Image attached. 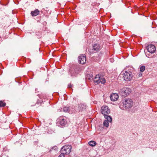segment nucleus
Wrapping results in <instances>:
<instances>
[{"instance_id":"obj_1","label":"nucleus","mask_w":157,"mask_h":157,"mask_svg":"<svg viewBox=\"0 0 157 157\" xmlns=\"http://www.w3.org/2000/svg\"><path fill=\"white\" fill-rule=\"evenodd\" d=\"M123 107L120 108L124 110L131 108L132 106L133 102L132 99L129 98H126L122 102Z\"/></svg>"},{"instance_id":"obj_2","label":"nucleus","mask_w":157,"mask_h":157,"mask_svg":"<svg viewBox=\"0 0 157 157\" xmlns=\"http://www.w3.org/2000/svg\"><path fill=\"white\" fill-rule=\"evenodd\" d=\"M131 92V89L128 87H124L120 90V93L122 96L125 97L128 95Z\"/></svg>"},{"instance_id":"obj_3","label":"nucleus","mask_w":157,"mask_h":157,"mask_svg":"<svg viewBox=\"0 0 157 157\" xmlns=\"http://www.w3.org/2000/svg\"><path fill=\"white\" fill-rule=\"evenodd\" d=\"M71 146L69 145H65L60 150V152L64 154L65 155H68L71 151Z\"/></svg>"},{"instance_id":"obj_4","label":"nucleus","mask_w":157,"mask_h":157,"mask_svg":"<svg viewBox=\"0 0 157 157\" xmlns=\"http://www.w3.org/2000/svg\"><path fill=\"white\" fill-rule=\"evenodd\" d=\"M133 75L132 73L129 71H126L123 74V78L126 81H130L132 78Z\"/></svg>"},{"instance_id":"obj_5","label":"nucleus","mask_w":157,"mask_h":157,"mask_svg":"<svg viewBox=\"0 0 157 157\" xmlns=\"http://www.w3.org/2000/svg\"><path fill=\"white\" fill-rule=\"evenodd\" d=\"M57 123L62 126H64L67 124L66 117L63 116H60L57 120Z\"/></svg>"},{"instance_id":"obj_6","label":"nucleus","mask_w":157,"mask_h":157,"mask_svg":"<svg viewBox=\"0 0 157 157\" xmlns=\"http://www.w3.org/2000/svg\"><path fill=\"white\" fill-rule=\"evenodd\" d=\"M86 108V105L84 103H80L78 104V106L74 107V112L75 111H77L78 112H82L84 111Z\"/></svg>"},{"instance_id":"obj_7","label":"nucleus","mask_w":157,"mask_h":157,"mask_svg":"<svg viewBox=\"0 0 157 157\" xmlns=\"http://www.w3.org/2000/svg\"><path fill=\"white\" fill-rule=\"evenodd\" d=\"M101 48L100 45L99 44H95L93 45V49L89 50V52L91 53H93L98 51Z\"/></svg>"},{"instance_id":"obj_8","label":"nucleus","mask_w":157,"mask_h":157,"mask_svg":"<svg viewBox=\"0 0 157 157\" xmlns=\"http://www.w3.org/2000/svg\"><path fill=\"white\" fill-rule=\"evenodd\" d=\"M101 111L102 114L104 116L108 115L110 112L109 109L107 106H103L101 108Z\"/></svg>"},{"instance_id":"obj_9","label":"nucleus","mask_w":157,"mask_h":157,"mask_svg":"<svg viewBox=\"0 0 157 157\" xmlns=\"http://www.w3.org/2000/svg\"><path fill=\"white\" fill-rule=\"evenodd\" d=\"M86 56L85 54L80 55L78 56V61L81 64H84L86 63Z\"/></svg>"},{"instance_id":"obj_10","label":"nucleus","mask_w":157,"mask_h":157,"mask_svg":"<svg viewBox=\"0 0 157 157\" xmlns=\"http://www.w3.org/2000/svg\"><path fill=\"white\" fill-rule=\"evenodd\" d=\"M147 49L149 53H153L156 50V48L154 45L150 44L147 46Z\"/></svg>"},{"instance_id":"obj_11","label":"nucleus","mask_w":157,"mask_h":157,"mask_svg":"<svg viewBox=\"0 0 157 157\" xmlns=\"http://www.w3.org/2000/svg\"><path fill=\"white\" fill-rule=\"evenodd\" d=\"M63 110L65 112H68L72 113H74V109L71 107H64L63 108Z\"/></svg>"},{"instance_id":"obj_12","label":"nucleus","mask_w":157,"mask_h":157,"mask_svg":"<svg viewBox=\"0 0 157 157\" xmlns=\"http://www.w3.org/2000/svg\"><path fill=\"white\" fill-rule=\"evenodd\" d=\"M118 98L119 96L118 94L116 93L112 94L110 96V99L112 101H117Z\"/></svg>"},{"instance_id":"obj_13","label":"nucleus","mask_w":157,"mask_h":157,"mask_svg":"<svg viewBox=\"0 0 157 157\" xmlns=\"http://www.w3.org/2000/svg\"><path fill=\"white\" fill-rule=\"evenodd\" d=\"M94 79V83L98 84L100 82H101L100 79H101V76L99 75H96Z\"/></svg>"},{"instance_id":"obj_14","label":"nucleus","mask_w":157,"mask_h":157,"mask_svg":"<svg viewBox=\"0 0 157 157\" xmlns=\"http://www.w3.org/2000/svg\"><path fill=\"white\" fill-rule=\"evenodd\" d=\"M39 13L40 11L38 9H36L31 12V14L33 17H34L39 15Z\"/></svg>"},{"instance_id":"obj_15","label":"nucleus","mask_w":157,"mask_h":157,"mask_svg":"<svg viewBox=\"0 0 157 157\" xmlns=\"http://www.w3.org/2000/svg\"><path fill=\"white\" fill-rule=\"evenodd\" d=\"M104 117L105 119H107L106 121H108L109 122H112V117L109 116H108V115H104Z\"/></svg>"},{"instance_id":"obj_16","label":"nucleus","mask_w":157,"mask_h":157,"mask_svg":"<svg viewBox=\"0 0 157 157\" xmlns=\"http://www.w3.org/2000/svg\"><path fill=\"white\" fill-rule=\"evenodd\" d=\"M88 144L90 146L92 147H94L96 145L97 143L95 141H91L89 142Z\"/></svg>"},{"instance_id":"obj_17","label":"nucleus","mask_w":157,"mask_h":157,"mask_svg":"<svg viewBox=\"0 0 157 157\" xmlns=\"http://www.w3.org/2000/svg\"><path fill=\"white\" fill-rule=\"evenodd\" d=\"M93 75L92 74L90 73L89 74H87L86 75V78H88L89 80H92L93 79Z\"/></svg>"},{"instance_id":"obj_18","label":"nucleus","mask_w":157,"mask_h":157,"mask_svg":"<svg viewBox=\"0 0 157 157\" xmlns=\"http://www.w3.org/2000/svg\"><path fill=\"white\" fill-rule=\"evenodd\" d=\"M101 82L102 84H104L106 82V80L105 78L101 76V79H100Z\"/></svg>"},{"instance_id":"obj_19","label":"nucleus","mask_w":157,"mask_h":157,"mask_svg":"<svg viewBox=\"0 0 157 157\" xmlns=\"http://www.w3.org/2000/svg\"><path fill=\"white\" fill-rule=\"evenodd\" d=\"M103 125L106 127H108L109 125V122L108 121H104L103 122Z\"/></svg>"},{"instance_id":"obj_20","label":"nucleus","mask_w":157,"mask_h":157,"mask_svg":"<svg viewBox=\"0 0 157 157\" xmlns=\"http://www.w3.org/2000/svg\"><path fill=\"white\" fill-rule=\"evenodd\" d=\"M6 103L2 101H0V107H3L6 105Z\"/></svg>"},{"instance_id":"obj_21","label":"nucleus","mask_w":157,"mask_h":157,"mask_svg":"<svg viewBox=\"0 0 157 157\" xmlns=\"http://www.w3.org/2000/svg\"><path fill=\"white\" fill-rule=\"evenodd\" d=\"M145 67L144 66H142L140 67V71L141 72H143L145 70Z\"/></svg>"},{"instance_id":"obj_22","label":"nucleus","mask_w":157,"mask_h":157,"mask_svg":"<svg viewBox=\"0 0 157 157\" xmlns=\"http://www.w3.org/2000/svg\"><path fill=\"white\" fill-rule=\"evenodd\" d=\"M64 154L62 153V152H61V154L59 155L58 157H65Z\"/></svg>"},{"instance_id":"obj_23","label":"nucleus","mask_w":157,"mask_h":157,"mask_svg":"<svg viewBox=\"0 0 157 157\" xmlns=\"http://www.w3.org/2000/svg\"><path fill=\"white\" fill-rule=\"evenodd\" d=\"M51 149L52 150H57V146H54Z\"/></svg>"},{"instance_id":"obj_24","label":"nucleus","mask_w":157,"mask_h":157,"mask_svg":"<svg viewBox=\"0 0 157 157\" xmlns=\"http://www.w3.org/2000/svg\"><path fill=\"white\" fill-rule=\"evenodd\" d=\"M68 87H70V88H71V87L72 86H71V84H68Z\"/></svg>"},{"instance_id":"obj_25","label":"nucleus","mask_w":157,"mask_h":157,"mask_svg":"<svg viewBox=\"0 0 157 157\" xmlns=\"http://www.w3.org/2000/svg\"><path fill=\"white\" fill-rule=\"evenodd\" d=\"M146 56L148 57V58H151V57L150 56V55H149L148 54V56H147V54H146Z\"/></svg>"},{"instance_id":"obj_26","label":"nucleus","mask_w":157,"mask_h":157,"mask_svg":"<svg viewBox=\"0 0 157 157\" xmlns=\"http://www.w3.org/2000/svg\"><path fill=\"white\" fill-rule=\"evenodd\" d=\"M142 73H140L139 74V77H140L141 76H142Z\"/></svg>"},{"instance_id":"obj_27","label":"nucleus","mask_w":157,"mask_h":157,"mask_svg":"<svg viewBox=\"0 0 157 157\" xmlns=\"http://www.w3.org/2000/svg\"><path fill=\"white\" fill-rule=\"evenodd\" d=\"M37 89H36V90H35V91H37Z\"/></svg>"},{"instance_id":"obj_28","label":"nucleus","mask_w":157,"mask_h":157,"mask_svg":"<svg viewBox=\"0 0 157 157\" xmlns=\"http://www.w3.org/2000/svg\"><path fill=\"white\" fill-rule=\"evenodd\" d=\"M51 151V150H50L49 151Z\"/></svg>"}]
</instances>
